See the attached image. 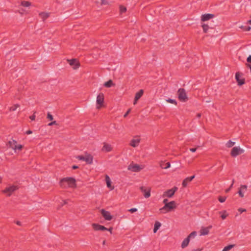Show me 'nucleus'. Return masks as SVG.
Listing matches in <instances>:
<instances>
[{
	"label": "nucleus",
	"mask_w": 251,
	"mask_h": 251,
	"mask_svg": "<svg viewBox=\"0 0 251 251\" xmlns=\"http://www.w3.org/2000/svg\"><path fill=\"white\" fill-rule=\"evenodd\" d=\"M235 144V142H232L231 141H228L226 144V146L227 148H231L233 147Z\"/></svg>",
	"instance_id": "nucleus-30"
},
{
	"label": "nucleus",
	"mask_w": 251,
	"mask_h": 251,
	"mask_svg": "<svg viewBox=\"0 0 251 251\" xmlns=\"http://www.w3.org/2000/svg\"><path fill=\"white\" fill-rule=\"evenodd\" d=\"M119 8L121 13H124L126 11V8L123 5H120Z\"/></svg>",
	"instance_id": "nucleus-33"
},
{
	"label": "nucleus",
	"mask_w": 251,
	"mask_h": 251,
	"mask_svg": "<svg viewBox=\"0 0 251 251\" xmlns=\"http://www.w3.org/2000/svg\"><path fill=\"white\" fill-rule=\"evenodd\" d=\"M60 185L62 188H66L67 185L70 187H75V180L72 177H67L62 179L60 181Z\"/></svg>",
	"instance_id": "nucleus-1"
},
{
	"label": "nucleus",
	"mask_w": 251,
	"mask_h": 251,
	"mask_svg": "<svg viewBox=\"0 0 251 251\" xmlns=\"http://www.w3.org/2000/svg\"><path fill=\"white\" fill-rule=\"evenodd\" d=\"M18 189L17 186L16 185H9L2 192L8 196H10L11 194L15 191Z\"/></svg>",
	"instance_id": "nucleus-7"
},
{
	"label": "nucleus",
	"mask_w": 251,
	"mask_h": 251,
	"mask_svg": "<svg viewBox=\"0 0 251 251\" xmlns=\"http://www.w3.org/2000/svg\"><path fill=\"white\" fill-rule=\"evenodd\" d=\"M77 158L80 159V160H85V156H78L77 157Z\"/></svg>",
	"instance_id": "nucleus-42"
},
{
	"label": "nucleus",
	"mask_w": 251,
	"mask_h": 251,
	"mask_svg": "<svg viewBox=\"0 0 251 251\" xmlns=\"http://www.w3.org/2000/svg\"><path fill=\"white\" fill-rule=\"evenodd\" d=\"M218 200L221 202H224L226 200V197H223L220 196L218 198Z\"/></svg>",
	"instance_id": "nucleus-39"
},
{
	"label": "nucleus",
	"mask_w": 251,
	"mask_h": 251,
	"mask_svg": "<svg viewBox=\"0 0 251 251\" xmlns=\"http://www.w3.org/2000/svg\"><path fill=\"white\" fill-rule=\"evenodd\" d=\"M247 189L248 187L246 185H241L240 186L238 194L241 197L243 198L244 197V193L247 191Z\"/></svg>",
	"instance_id": "nucleus-13"
},
{
	"label": "nucleus",
	"mask_w": 251,
	"mask_h": 251,
	"mask_svg": "<svg viewBox=\"0 0 251 251\" xmlns=\"http://www.w3.org/2000/svg\"><path fill=\"white\" fill-rule=\"evenodd\" d=\"M192 152H195L197 150V148H192L190 150Z\"/></svg>",
	"instance_id": "nucleus-48"
},
{
	"label": "nucleus",
	"mask_w": 251,
	"mask_h": 251,
	"mask_svg": "<svg viewBox=\"0 0 251 251\" xmlns=\"http://www.w3.org/2000/svg\"><path fill=\"white\" fill-rule=\"evenodd\" d=\"M143 94V91L142 90H140L135 95L133 104H136L138 100L142 96Z\"/></svg>",
	"instance_id": "nucleus-20"
},
{
	"label": "nucleus",
	"mask_w": 251,
	"mask_h": 251,
	"mask_svg": "<svg viewBox=\"0 0 251 251\" xmlns=\"http://www.w3.org/2000/svg\"><path fill=\"white\" fill-rule=\"evenodd\" d=\"M19 107V104H15L13 106L10 107V110L11 111H15Z\"/></svg>",
	"instance_id": "nucleus-38"
},
{
	"label": "nucleus",
	"mask_w": 251,
	"mask_h": 251,
	"mask_svg": "<svg viewBox=\"0 0 251 251\" xmlns=\"http://www.w3.org/2000/svg\"><path fill=\"white\" fill-rule=\"evenodd\" d=\"M104 95L102 93H100L97 97L96 108L100 109L103 106Z\"/></svg>",
	"instance_id": "nucleus-4"
},
{
	"label": "nucleus",
	"mask_w": 251,
	"mask_h": 251,
	"mask_svg": "<svg viewBox=\"0 0 251 251\" xmlns=\"http://www.w3.org/2000/svg\"><path fill=\"white\" fill-rule=\"evenodd\" d=\"M177 188L176 187H174L171 189L168 190L164 192L163 194V197H168V198H172L175 192L177 191Z\"/></svg>",
	"instance_id": "nucleus-9"
},
{
	"label": "nucleus",
	"mask_w": 251,
	"mask_h": 251,
	"mask_svg": "<svg viewBox=\"0 0 251 251\" xmlns=\"http://www.w3.org/2000/svg\"><path fill=\"white\" fill-rule=\"evenodd\" d=\"M202 28H203V31L204 32H206L207 31V30H208V28H209L208 25H207L204 24V25H202Z\"/></svg>",
	"instance_id": "nucleus-37"
},
{
	"label": "nucleus",
	"mask_w": 251,
	"mask_h": 251,
	"mask_svg": "<svg viewBox=\"0 0 251 251\" xmlns=\"http://www.w3.org/2000/svg\"><path fill=\"white\" fill-rule=\"evenodd\" d=\"M95 2L96 3H100V4H106L107 3L105 0H95Z\"/></svg>",
	"instance_id": "nucleus-31"
},
{
	"label": "nucleus",
	"mask_w": 251,
	"mask_h": 251,
	"mask_svg": "<svg viewBox=\"0 0 251 251\" xmlns=\"http://www.w3.org/2000/svg\"><path fill=\"white\" fill-rule=\"evenodd\" d=\"M107 230H108L111 233H112V228H110L109 229L107 228Z\"/></svg>",
	"instance_id": "nucleus-52"
},
{
	"label": "nucleus",
	"mask_w": 251,
	"mask_h": 251,
	"mask_svg": "<svg viewBox=\"0 0 251 251\" xmlns=\"http://www.w3.org/2000/svg\"><path fill=\"white\" fill-rule=\"evenodd\" d=\"M244 150L239 146L234 147L231 151L230 154L232 156L235 157L244 152Z\"/></svg>",
	"instance_id": "nucleus-6"
},
{
	"label": "nucleus",
	"mask_w": 251,
	"mask_h": 251,
	"mask_svg": "<svg viewBox=\"0 0 251 251\" xmlns=\"http://www.w3.org/2000/svg\"><path fill=\"white\" fill-rule=\"evenodd\" d=\"M30 119L31 120H34L35 119V115H33L31 116H30Z\"/></svg>",
	"instance_id": "nucleus-47"
},
{
	"label": "nucleus",
	"mask_w": 251,
	"mask_h": 251,
	"mask_svg": "<svg viewBox=\"0 0 251 251\" xmlns=\"http://www.w3.org/2000/svg\"><path fill=\"white\" fill-rule=\"evenodd\" d=\"M77 168H78V167H77V166H74L73 167V168L74 169H77Z\"/></svg>",
	"instance_id": "nucleus-55"
},
{
	"label": "nucleus",
	"mask_w": 251,
	"mask_h": 251,
	"mask_svg": "<svg viewBox=\"0 0 251 251\" xmlns=\"http://www.w3.org/2000/svg\"><path fill=\"white\" fill-rule=\"evenodd\" d=\"M195 178V176H193L190 177H186L185 179H184L182 182V185L184 187H185L187 186L188 183L191 181L193 178Z\"/></svg>",
	"instance_id": "nucleus-19"
},
{
	"label": "nucleus",
	"mask_w": 251,
	"mask_h": 251,
	"mask_svg": "<svg viewBox=\"0 0 251 251\" xmlns=\"http://www.w3.org/2000/svg\"><path fill=\"white\" fill-rule=\"evenodd\" d=\"M161 226V224L159 222H156L154 224L153 232L155 233Z\"/></svg>",
	"instance_id": "nucleus-28"
},
{
	"label": "nucleus",
	"mask_w": 251,
	"mask_h": 251,
	"mask_svg": "<svg viewBox=\"0 0 251 251\" xmlns=\"http://www.w3.org/2000/svg\"><path fill=\"white\" fill-rule=\"evenodd\" d=\"M178 98L180 100L183 102L186 101L188 100V97L184 89H179L177 91Z\"/></svg>",
	"instance_id": "nucleus-5"
},
{
	"label": "nucleus",
	"mask_w": 251,
	"mask_h": 251,
	"mask_svg": "<svg viewBox=\"0 0 251 251\" xmlns=\"http://www.w3.org/2000/svg\"><path fill=\"white\" fill-rule=\"evenodd\" d=\"M233 182H234V181H232V183L231 184V185H230V187H228V189H229V190L231 189V188L233 186Z\"/></svg>",
	"instance_id": "nucleus-54"
},
{
	"label": "nucleus",
	"mask_w": 251,
	"mask_h": 251,
	"mask_svg": "<svg viewBox=\"0 0 251 251\" xmlns=\"http://www.w3.org/2000/svg\"><path fill=\"white\" fill-rule=\"evenodd\" d=\"M197 116H198V117H201V114H197Z\"/></svg>",
	"instance_id": "nucleus-58"
},
{
	"label": "nucleus",
	"mask_w": 251,
	"mask_h": 251,
	"mask_svg": "<svg viewBox=\"0 0 251 251\" xmlns=\"http://www.w3.org/2000/svg\"><path fill=\"white\" fill-rule=\"evenodd\" d=\"M104 86L106 87L109 88L114 86V84L113 83L112 80H109L108 81L104 83Z\"/></svg>",
	"instance_id": "nucleus-27"
},
{
	"label": "nucleus",
	"mask_w": 251,
	"mask_h": 251,
	"mask_svg": "<svg viewBox=\"0 0 251 251\" xmlns=\"http://www.w3.org/2000/svg\"><path fill=\"white\" fill-rule=\"evenodd\" d=\"M144 168V166L142 165H138L132 162L128 166L127 169L134 172H138L142 170Z\"/></svg>",
	"instance_id": "nucleus-3"
},
{
	"label": "nucleus",
	"mask_w": 251,
	"mask_h": 251,
	"mask_svg": "<svg viewBox=\"0 0 251 251\" xmlns=\"http://www.w3.org/2000/svg\"><path fill=\"white\" fill-rule=\"evenodd\" d=\"M176 207V202L175 201H171L168 203H166L163 207L160 209V211H164V213H166L175 209Z\"/></svg>",
	"instance_id": "nucleus-2"
},
{
	"label": "nucleus",
	"mask_w": 251,
	"mask_h": 251,
	"mask_svg": "<svg viewBox=\"0 0 251 251\" xmlns=\"http://www.w3.org/2000/svg\"><path fill=\"white\" fill-rule=\"evenodd\" d=\"M47 118L51 121L53 119V116L50 113H48L47 114Z\"/></svg>",
	"instance_id": "nucleus-40"
},
{
	"label": "nucleus",
	"mask_w": 251,
	"mask_h": 251,
	"mask_svg": "<svg viewBox=\"0 0 251 251\" xmlns=\"http://www.w3.org/2000/svg\"><path fill=\"white\" fill-rule=\"evenodd\" d=\"M16 224H17L19 226H21V222L20 221H17L16 222Z\"/></svg>",
	"instance_id": "nucleus-51"
},
{
	"label": "nucleus",
	"mask_w": 251,
	"mask_h": 251,
	"mask_svg": "<svg viewBox=\"0 0 251 251\" xmlns=\"http://www.w3.org/2000/svg\"><path fill=\"white\" fill-rule=\"evenodd\" d=\"M219 214H221V217L223 220L225 219L228 215L226 210L219 212Z\"/></svg>",
	"instance_id": "nucleus-26"
},
{
	"label": "nucleus",
	"mask_w": 251,
	"mask_h": 251,
	"mask_svg": "<svg viewBox=\"0 0 251 251\" xmlns=\"http://www.w3.org/2000/svg\"><path fill=\"white\" fill-rule=\"evenodd\" d=\"M247 61L251 63V55H250L247 58Z\"/></svg>",
	"instance_id": "nucleus-46"
},
{
	"label": "nucleus",
	"mask_w": 251,
	"mask_h": 251,
	"mask_svg": "<svg viewBox=\"0 0 251 251\" xmlns=\"http://www.w3.org/2000/svg\"><path fill=\"white\" fill-rule=\"evenodd\" d=\"M233 247V245H230L224 248L222 251H229Z\"/></svg>",
	"instance_id": "nucleus-32"
},
{
	"label": "nucleus",
	"mask_w": 251,
	"mask_h": 251,
	"mask_svg": "<svg viewBox=\"0 0 251 251\" xmlns=\"http://www.w3.org/2000/svg\"><path fill=\"white\" fill-rule=\"evenodd\" d=\"M211 226H209L208 227H202L200 230V235H206L209 233V230L211 228Z\"/></svg>",
	"instance_id": "nucleus-14"
},
{
	"label": "nucleus",
	"mask_w": 251,
	"mask_h": 251,
	"mask_svg": "<svg viewBox=\"0 0 251 251\" xmlns=\"http://www.w3.org/2000/svg\"><path fill=\"white\" fill-rule=\"evenodd\" d=\"M248 23L249 24H251V20H249V21L248 22Z\"/></svg>",
	"instance_id": "nucleus-57"
},
{
	"label": "nucleus",
	"mask_w": 251,
	"mask_h": 251,
	"mask_svg": "<svg viewBox=\"0 0 251 251\" xmlns=\"http://www.w3.org/2000/svg\"><path fill=\"white\" fill-rule=\"evenodd\" d=\"M56 124H56V121H53V122H51V123H49V124H48V125H49V126H52V125H56Z\"/></svg>",
	"instance_id": "nucleus-44"
},
{
	"label": "nucleus",
	"mask_w": 251,
	"mask_h": 251,
	"mask_svg": "<svg viewBox=\"0 0 251 251\" xmlns=\"http://www.w3.org/2000/svg\"><path fill=\"white\" fill-rule=\"evenodd\" d=\"M92 226L94 228L95 230H107V228L103 226H101L97 224H93Z\"/></svg>",
	"instance_id": "nucleus-22"
},
{
	"label": "nucleus",
	"mask_w": 251,
	"mask_h": 251,
	"mask_svg": "<svg viewBox=\"0 0 251 251\" xmlns=\"http://www.w3.org/2000/svg\"><path fill=\"white\" fill-rule=\"evenodd\" d=\"M251 27L250 26H249V27H248L246 28V30H247V31H249V30H251Z\"/></svg>",
	"instance_id": "nucleus-53"
},
{
	"label": "nucleus",
	"mask_w": 251,
	"mask_h": 251,
	"mask_svg": "<svg viewBox=\"0 0 251 251\" xmlns=\"http://www.w3.org/2000/svg\"><path fill=\"white\" fill-rule=\"evenodd\" d=\"M235 78L239 85H241L244 83V79L241 77L239 73H237L235 75Z\"/></svg>",
	"instance_id": "nucleus-18"
},
{
	"label": "nucleus",
	"mask_w": 251,
	"mask_h": 251,
	"mask_svg": "<svg viewBox=\"0 0 251 251\" xmlns=\"http://www.w3.org/2000/svg\"><path fill=\"white\" fill-rule=\"evenodd\" d=\"M130 112V109H128V111L126 112V113L124 115V117H126L127 115Z\"/></svg>",
	"instance_id": "nucleus-45"
},
{
	"label": "nucleus",
	"mask_w": 251,
	"mask_h": 251,
	"mask_svg": "<svg viewBox=\"0 0 251 251\" xmlns=\"http://www.w3.org/2000/svg\"><path fill=\"white\" fill-rule=\"evenodd\" d=\"M87 163L92 164L93 162V157L90 154H87L85 155V160Z\"/></svg>",
	"instance_id": "nucleus-24"
},
{
	"label": "nucleus",
	"mask_w": 251,
	"mask_h": 251,
	"mask_svg": "<svg viewBox=\"0 0 251 251\" xmlns=\"http://www.w3.org/2000/svg\"><path fill=\"white\" fill-rule=\"evenodd\" d=\"M189 241H190V239L188 237L185 238L182 242L181 246V248H185V247H186L188 245Z\"/></svg>",
	"instance_id": "nucleus-25"
},
{
	"label": "nucleus",
	"mask_w": 251,
	"mask_h": 251,
	"mask_svg": "<svg viewBox=\"0 0 251 251\" xmlns=\"http://www.w3.org/2000/svg\"><path fill=\"white\" fill-rule=\"evenodd\" d=\"M197 235V232L196 231H193L191 233L189 236L187 237L189 239L191 238H194Z\"/></svg>",
	"instance_id": "nucleus-34"
},
{
	"label": "nucleus",
	"mask_w": 251,
	"mask_h": 251,
	"mask_svg": "<svg viewBox=\"0 0 251 251\" xmlns=\"http://www.w3.org/2000/svg\"><path fill=\"white\" fill-rule=\"evenodd\" d=\"M112 147L109 144L104 143L102 150L103 151L109 152L112 151Z\"/></svg>",
	"instance_id": "nucleus-21"
},
{
	"label": "nucleus",
	"mask_w": 251,
	"mask_h": 251,
	"mask_svg": "<svg viewBox=\"0 0 251 251\" xmlns=\"http://www.w3.org/2000/svg\"><path fill=\"white\" fill-rule=\"evenodd\" d=\"M50 13L47 12H41L39 15L40 17L42 19L43 21H45L50 16Z\"/></svg>",
	"instance_id": "nucleus-17"
},
{
	"label": "nucleus",
	"mask_w": 251,
	"mask_h": 251,
	"mask_svg": "<svg viewBox=\"0 0 251 251\" xmlns=\"http://www.w3.org/2000/svg\"><path fill=\"white\" fill-rule=\"evenodd\" d=\"M213 17H214V15L213 14H204L201 16V20L202 21H208V20L212 19Z\"/></svg>",
	"instance_id": "nucleus-23"
},
{
	"label": "nucleus",
	"mask_w": 251,
	"mask_h": 251,
	"mask_svg": "<svg viewBox=\"0 0 251 251\" xmlns=\"http://www.w3.org/2000/svg\"><path fill=\"white\" fill-rule=\"evenodd\" d=\"M166 101L168 102L174 104L175 105H176L177 104L176 101L175 100L169 99L167 100Z\"/></svg>",
	"instance_id": "nucleus-36"
},
{
	"label": "nucleus",
	"mask_w": 251,
	"mask_h": 251,
	"mask_svg": "<svg viewBox=\"0 0 251 251\" xmlns=\"http://www.w3.org/2000/svg\"><path fill=\"white\" fill-rule=\"evenodd\" d=\"M160 166L162 168H163V165L162 163H161L160 164ZM171 167V164L170 163L168 162L167 163L165 164V167H164V168L166 169H168L169 168H170Z\"/></svg>",
	"instance_id": "nucleus-35"
},
{
	"label": "nucleus",
	"mask_w": 251,
	"mask_h": 251,
	"mask_svg": "<svg viewBox=\"0 0 251 251\" xmlns=\"http://www.w3.org/2000/svg\"><path fill=\"white\" fill-rule=\"evenodd\" d=\"M238 211L240 212V213H242L243 212H245L246 211V209H244V208H240L238 209Z\"/></svg>",
	"instance_id": "nucleus-43"
},
{
	"label": "nucleus",
	"mask_w": 251,
	"mask_h": 251,
	"mask_svg": "<svg viewBox=\"0 0 251 251\" xmlns=\"http://www.w3.org/2000/svg\"><path fill=\"white\" fill-rule=\"evenodd\" d=\"M100 212L102 215L106 220L110 221L112 219L113 217L111 215L109 212L105 211L104 209H101Z\"/></svg>",
	"instance_id": "nucleus-12"
},
{
	"label": "nucleus",
	"mask_w": 251,
	"mask_h": 251,
	"mask_svg": "<svg viewBox=\"0 0 251 251\" xmlns=\"http://www.w3.org/2000/svg\"><path fill=\"white\" fill-rule=\"evenodd\" d=\"M105 182L106 183L107 187L110 189V190H112L114 189V186L112 185V182L109 176L107 175H106L105 176Z\"/></svg>",
	"instance_id": "nucleus-16"
},
{
	"label": "nucleus",
	"mask_w": 251,
	"mask_h": 251,
	"mask_svg": "<svg viewBox=\"0 0 251 251\" xmlns=\"http://www.w3.org/2000/svg\"><path fill=\"white\" fill-rule=\"evenodd\" d=\"M68 62L74 69H78L80 66L79 62L75 59L68 60Z\"/></svg>",
	"instance_id": "nucleus-11"
},
{
	"label": "nucleus",
	"mask_w": 251,
	"mask_h": 251,
	"mask_svg": "<svg viewBox=\"0 0 251 251\" xmlns=\"http://www.w3.org/2000/svg\"><path fill=\"white\" fill-rule=\"evenodd\" d=\"M137 211V209L136 208H133L129 210V211H130L131 213L135 212Z\"/></svg>",
	"instance_id": "nucleus-41"
},
{
	"label": "nucleus",
	"mask_w": 251,
	"mask_h": 251,
	"mask_svg": "<svg viewBox=\"0 0 251 251\" xmlns=\"http://www.w3.org/2000/svg\"><path fill=\"white\" fill-rule=\"evenodd\" d=\"M168 201V200L167 199H164L163 201V202L166 204V203H168V202H167Z\"/></svg>",
	"instance_id": "nucleus-50"
},
{
	"label": "nucleus",
	"mask_w": 251,
	"mask_h": 251,
	"mask_svg": "<svg viewBox=\"0 0 251 251\" xmlns=\"http://www.w3.org/2000/svg\"><path fill=\"white\" fill-rule=\"evenodd\" d=\"M140 142V139L139 137H136L131 140L130 145L132 147L135 148L138 146Z\"/></svg>",
	"instance_id": "nucleus-15"
},
{
	"label": "nucleus",
	"mask_w": 251,
	"mask_h": 251,
	"mask_svg": "<svg viewBox=\"0 0 251 251\" xmlns=\"http://www.w3.org/2000/svg\"><path fill=\"white\" fill-rule=\"evenodd\" d=\"M140 189L143 193V195L146 198H148L151 196V188L150 187L141 186L140 187Z\"/></svg>",
	"instance_id": "nucleus-10"
},
{
	"label": "nucleus",
	"mask_w": 251,
	"mask_h": 251,
	"mask_svg": "<svg viewBox=\"0 0 251 251\" xmlns=\"http://www.w3.org/2000/svg\"><path fill=\"white\" fill-rule=\"evenodd\" d=\"M21 5L24 7H29L31 5V3L27 1H21Z\"/></svg>",
	"instance_id": "nucleus-29"
},
{
	"label": "nucleus",
	"mask_w": 251,
	"mask_h": 251,
	"mask_svg": "<svg viewBox=\"0 0 251 251\" xmlns=\"http://www.w3.org/2000/svg\"><path fill=\"white\" fill-rule=\"evenodd\" d=\"M8 145L10 148L15 150L16 151V150H21L23 148V146L21 145H18L17 142L15 140L10 141L8 142Z\"/></svg>",
	"instance_id": "nucleus-8"
},
{
	"label": "nucleus",
	"mask_w": 251,
	"mask_h": 251,
	"mask_svg": "<svg viewBox=\"0 0 251 251\" xmlns=\"http://www.w3.org/2000/svg\"><path fill=\"white\" fill-rule=\"evenodd\" d=\"M32 133V131L31 130H27L26 132V133L27 134H30Z\"/></svg>",
	"instance_id": "nucleus-49"
},
{
	"label": "nucleus",
	"mask_w": 251,
	"mask_h": 251,
	"mask_svg": "<svg viewBox=\"0 0 251 251\" xmlns=\"http://www.w3.org/2000/svg\"><path fill=\"white\" fill-rule=\"evenodd\" d=\"M229 191V189H227L226 190V192L227 193Z\"/></svg>",
	"instance_id": "nucleus-56"
},
{
	"label": "nucleus",
	"mask_w": 251,
	"mask_h": 251,
	"mask_svg": "<svg viewBox=\"0 0 251 251\" xmlns=\"http://www.w3.org/2000/svg\"><path fill=\"white\" fill-rule=\"evenodd\" d=\"M103 244H105V241H103Z\"/></svg>",
	"instance_id": "nucleus-59"
}]
</instances>
